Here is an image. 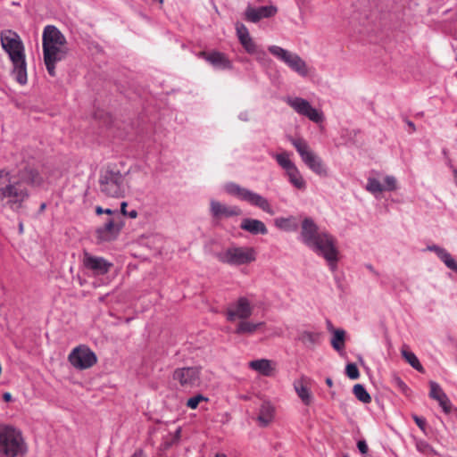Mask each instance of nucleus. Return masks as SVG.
<instances>
[{
    "instance_id": "26",
    "label": "nucleus",
    "mask_w": 457,
    "mask_h": 457,
    "mask_svg": "<svg viewBox=\"0 0 457 457\" xmlns=\"http://www.w3.org/2000/svg\"><path fill=\"white\" fill-rule=\"evenodd\" d=\"M274 225L280 230L294 232L298 229L299 224L296 217L290 215L288 217H278L274 220Z\"/></svg>"
},
{
    "instance_id": "28",
    "label": "nucleus",
    "mask_w": 457,
    "mask_h": 457,
    "mask_svg": "<svg viewBox=\"0 0 457 457\" xmlns=\"http://www.w3.org/2000/svg\"><path fill=\"white\" fill-rule=\"evenodd\" d=\"M274 407L270 403H263L260 407L257 418L260 425L262 427L268 426L274 418Z\"/></svg>"
},
{
    "instance_id": "30",
    "label": "nucleus",
    "mask_w": 457,
    "mask_h": 457,
    "mask_svg": "<svg viewBox=\"0 0 457 457\" xmlns=\"http://www.w3.org/2000/svg\"><path fill=\"white\" fill-rule=\"evenodd\" d=\"M249 367L266 377L270 376L273 370V368L271 367V361L267 359L252 361L249 362Z\"/></svg>"
},
{
    "instance_id": "3",
    "label": "nucleus",
    "mask_w": 457,
    "mask_h": 457,
    "mask_svg": "<svg viewBox=\"0 0 457 457\" xmlns=\"http://www.w3.org/2000/svg\"><path fill=\"white\" fill-rule=\"evenodd\" d=\"M3 49L8 54L12 63V75L21 85L28 80L24 46L17 33L6 30L0 35Z\"/></svg>"
},
{
    "instance_id": "24",
    "label": "nucleus",
    "mask_w": 457,
    "mask_h": 457,
    "mask_svg": "<svg viewBox=\"0 0 457 457\" xmlns=\"http://www.w3.org/2000/svg\"><path fill=\"white\" fill-rule=\"evenodd\" d=\"M240 228L253 235H266L268 229L265 224L256 219H244L241 222Z\"/></svg>"
},
{
    "instance_id": "39",
    "label": "nucleus",
    "mask_w": 457,
    "mask_h": 457,
    "mask_svg": "<svg viewBox=\"0 0 457 457\" xmlns=\"http://www.w3.org/2000/svg\"><path fill=\"white\" fill-rule=\"evenodd\" d=\"M384 181H385V186H383V187H384L385 190L395 191L397 189V180H396L395 177L387 175L385 177Z\"/></svg>"
},
{
    "instance_id": "10",
    "label": "nucleus",
    "mask_w": 457,
    "mask_h": 457,
    "mask_svg": "<svg viewBox=\"0 0 457 457\" xmlns=\"http://www.w3.org/2000/svg\"><path fill=\"white\" fill-rule=\"evenodd\" d=\"M71 364L79 370H86L97 361L96 353L86 345L74 348L68 356Z\"/></svg>"
},
{
    "instance_id": "1",
    "label": "nucleus",
    "mask_w": 457,
    "mask_h": 457,
    "mask_svg": "<svg viewBox=\"0 0 457 457\" xmlns=\"http://www.w3.org/2000/svg\"><path fill=\"white\" fill-rule=\"evenodd\" d=\"M43 178L33 167L25 165L17 173L0 170V209L18 212L29 199V187H39Z\"/></svg>"
},
{
    "instance_id": "41",
    "label": "nucleus",
    "mask_w": 457,
    "mask_h": 457,
    "mask_svg": "<svg viewBox=\"0 0 457 457\" xmlns=\"http://www.w3.org/2000/svg\"><path fill=\"white\" fill-rule=\"evenodd\" d=\"M416 448L419 452L423 453H428V452L435 453L432 446L428 442H426L424 440H418L416 442Z\"/></svg>"
},
{
    "instance_id": "18",
    "label": "nucleus",
    "mask_w": 457,
    "mask_h": 457,
    "mask_svg": "<svg viewBox=\"0 0 457 457\" xmlns=\"http://www.w3.org/2000/svg\"><path fill=\"white\" fill-rule=\"evenodd\" d=\"M278 12V9L274 5L262 6L259 8H253L248 6L245 10V19L251 22L256 23L262 18H270L274 16Z\"/></svg>"
},
{
    "instance_id": "34",
    "label": "nucleus",
    "mask_w": 457,
    "mask_h": 457,
    "mask_svg": "<svg viewBox=\"0 0 457 457\" xmlns=\"http://www.w3.org/2000/svg\"><path fill=\"white\" fill-rule=\"evenodd\" d=\"M274 158L278 164L285 170L286 172L295 166V164L290 160V154L287 152L276 154Z\"/></svg>"
},
{
    "instance_id": "49",
    "label": "nucleus",
    "mask_w": 457,
    "mask_h": 457,
    "mask_svg": "<svg viewBox=\"0 0 457 457\" xmlns=\"http://www.w3.org/2000/svg\"><path fill=\"white\" fill-rule=\"evenodd\" d=\"M406 123H407L408 127H409V128H410V129H411V130H410V132H411H411H413V131H415L416 128H415V125H414V123H413L412 121H411V120H407V121H406Z\"/></svg>"
},
{
    "instance_id": "31",
    "label": "nucleus",
    "mask_w": 457,
    "mask_h": 457,
    "mask_svg": "<svg viewBox=\"0 0 457 457\" xmlns=\"http://www.w3.org/2000/svg\"><path fill=\"white\" fill-rule=\"evenodd\" d=\"M289 182L297 189L303 190L306 187V182L303 179L300 170L296 166L286 172Z\"/></svg>"
},
{
    "instance_id": "22",
    "label": "nucleus",
    "mask_w": 457,
    "mask_h": 457,
    "mask_svg": "<svg viewBox=\"0 0 457 457\" xmlns=\"http://www.w3.org/2000/svg\"><path fill=\"white\" fill-rule=\"evenodd\" d=\"M427 250L435 253L448 269L457 272V262L446 249L437 245H429Z\"/></svg>"
},
{
    "instance_id": "55",
    "label": "nucleus",
    "mask_w": 457,
    "mask_h": 457,
    "mask_svg": "<svg viewBox=\"0 0 457 457\" xmlns=\"http://www.w3.org/2000/svg\"><path fill=\"white\" fill-rule=\"evenodd\" d=\"M397 383L400 386L406 387V385L400 378H397Z\"/></svg>"
},
{
    "instance_id": "57",
    "label": "nucleus",
    "mask_w": 457,
    "mask_h": 457,
    "mask_svg": "<svg viewBox=\"0 0 457 457\" xmlns=\"http://www.w3.org/2000/svg\"><path fill=\"white\" fill-rule=\"evenodd\" d=\"M46 208V204H42L40 206V210L43 211Z\"/></svg>"
},
{
    "instance_id": "9",
    "label": "nucleus",
    "mask_w": 457,
    "mask_h": 457,
    "mask_svg": "<svg viewBox=\"0 0 457 457\" xmlns=\"http://www.w3.org/2000/svg\"><path fill=\"white\" fill-rule=\"evenodd\" d=\"M217 259L231 266L248 264L256 259L252 247H230L216 254Z\"/></svg>"
},
{
    "instance_id": "21",
    "label": "nucleus",
    "mask_w": 457,
    "mask_h": 457,
    "mask_svg": "<svg viewBox=\"0 0 457 457\" xmlns=\"http://www.w3.org/2000/svg\"><path fill=\"white\" fill-rule=\"evenodd\" d=\"M429 397L438 402L445 412L448 413L451 411V403L448 396L443 391L438 383L435 381L429 382Z\"/></svg>"
},
{
    "instance_id": "43",
    "label": "nucleus",
    "mask_w": 457,
    "mask_h": 457,
    "mask_svg": "<svg viewBox=\"0 0 457 457\" xmlns=\"http://www.w3.org/2000/svg\"><path fill=\"white\" fill-rule=\"evenodd\" d=\"M357 447H358L359 451L361 453H363V454L367 453V452H368V445H367V443L364 440L358 441Z\"/></svg>"
},
{
    "instance_id": "29",
    "label": "nucleus",
    "mask_w": 457,
    "mask_h": 457,
    "mask_svg": "<svg viewBox=\"0 0 457 457\" xmlns=\"http://www.w3.org/2000/svg\"><path fill=\"white\" fill-rule=\"evenodd\" d=\"M236 31L238 40L245 50L255 43L251 37L248 29L243 23L237 22L236 24Z\"/></svg>"
},
{
    "instance_id": "50",
    "label": "nucleus",
    "mask_w": 457,
    "mask_h": 457,
    "mask_svg": "<svg viewBox=\"0 0 457 457\" xmlns=\"http://www.w3.org/2000/svg\"><path fill=\"white\" fill-rule=\"evenodd\" d=\"M133 457H144L142 450H137L134 453Z\"/></svg>"
},
{
    "instance_id": "33",
    "label": "nucleus",
    "mask_w": 457,
    "mask_h": 457,
    "mask_svg": "<svg viewBox=\"0 0 457 457\" xmlns=\"http://www.w3.org/2000/svg\"><path fill=\"white\" fill-rule=\"evenodd\" d=\"M401 353L403 358L416 370L419 372H424V368L420 364L419 359L417 356L411 351L407 350V348L404 346L401 350Z\"/></svg>"
},
{
    "instance_id": "12",
    "label": "nucleus",
    "mask_w": 457,
    "mask_h": 457,
    "mask_svg": "<svg viewBox=\"0 0 457 457\" xmlns=\"http://www.w3.org/2000/svg\"><path fill=\"white\" fill-rule=\"evenodd\" d=\"M253 312V305L251 302L246 297L241 296L227 309L226 316L228 321H234L236 319L242 320L249 319Z\"/></svg>"
},
{
    "instance_id": "20",
    "label": "nucleus",
    "mask_w": 457,
    "mask_h": 457,
    "mask_svg": "<svg viewBox=\"0 0 457 457\" xmlns=\"http://www.w3.org/2000/svg\"><path fill=\"white\" fill-rule=\"evenodd\" d=\"M200 54L210 62L214 68L220 70H230L232 69V63L228 57L217 51L211 53L201 52Z\"/></svg>"
},
{
    "instance_id": "53",
    "label": "nucleus",
    "mask_w": 457,
    "mask_h": 457,
    "mask_svg": "<svg viewBox=\"0 0 457 457\" xmlns=\"http://www.w3.org/2000/svg\"><path fill=\"white\" fill-rule=\"evenodd\" d=\"M114 212H115L112 211V209H104V213H106V214H109V215L113 214Z\"/></svg>"
},
{
    "instance_id": "17",
    "label": "nucleus",
    "mask_w": 457,
    "mask_h": 457,
    "mask_svg": "<svg viewBox=\"0 0 457 457\" xmlns=\"http://www.w3.org/2000/svg\"><path fill=\"white\" fill-rule=\"evenodd\" d=\"M211 214L216 220H222L241 214V209L237 206H230L216 200H212L210 203Z\"/></svg>"
},
{
    "instance_id": "38",
    "label": "nucleus",
    "mask_w": 457,
    "mask_h": 457,
    "mask_svg": "<svg viewBox=\"0 0 457 457\" xmlns=\"http://www.w3.org/2000/svg\"><path fill=\"white\" fill-rule=\"evenodd\" d=\"M345 373L351 379H357L360 377V372L355 363H348L345 367Z\"/></svg>"
},
{
    "instance_id": "52",
    "label": "nucleus",
    "mask_w": 457,
    "mask_h": 457,
    "mask_svg": "<svg viewBox=\"0 0 457 457\" xmlns=\"http://www.w3.org/2000/svg\"><path fill=\"white\" fill-rule=\"evenodd\" d=\"M326 384L331 387L333 386V380L330 378H326Z\"/></svg>"
},
{
    "instance_id": "11",
    "label": "nucleus",
    "mask_w": 457,
    "mask_h": 457,
    "mask_svg": "<svg viewBox=\"0 0 457 457\" xmlns=\"http://www.w3.org/2000/svg\"><path fill=\"white\" fill-rule=\"evenodd\" d=\"M285 102L298 114L307 117L310 120L320 123L323 121V114L321 112L313 108L311 104L302 97L286 98Z\"/></svg>"
},
{
    "instance_id": "47",
    "label": "nucleus",
    "mask_w": 457,
    "mask_h": 457,
    "mask_svg": "<svg viewBox=\"0 0 457 457\" xmlns=\"http://www.w3.org/2000/svg\"><path fill=\"white\" fill-rule=\"evenodd\" d=\"M128 204L126 202H122L121 204H120V212L123 215H127V208Z\"/></svg>"
},
{
    "instance_id": "19",
    "label": "nucleus",
    "mask_w": 457,
    "mask_h": 457,
    "mask_svg": "<svg viewBox=\"0 0 457 457\" xmlns=\"http://www.w3.org/2000/svg\"><path fill=\"white\" fill-rule=\"evenodd\" d=\"M120 229V226L115 222L114 219L109 218L103 226L97 228V238L100 241H111L117 237Z\"/></svg>"
},
{
    "instance_id": "51",
    "label": "nucleus",
    "mask_w": 457,
    "mask_h": 457,
    "mask_svg": "<svg viewBox=\"0 0 457 457\" xmlns=\"http://www.w3.org/2000/svg\"><path fill=\"white\" fill-rule=\"evenodd\" d=\"M104 209H103L101 206H96V212L97 214H102V213H104Z\"/></svg>"
},
{
    "instance_id": "16",
    "label": "nucleus",
    "mask_w": 457,
    "mask_h": 457,
    "mask_svg": "<svg viewBox=\"0 0 457 457\" xmlns=\"http://www.w3.org/2000/svg\"><path fill=\"white\" fill-rule=\"evenodd\" d=\"M66 38L64 35L54 25H47L44 28L42 35V47L46 46H64Z\"/></svg>"
},
{
    "instance_id": "32",
    "label": "nucleus",
    "mask_w": 457,
    "mask_h": 457,
    "mask_svg": "<svg viewBox=\"0 0 457 457\" xmlns=\"http://www.w3.org/2000/svg\"><path fill=\"white\" fill-rule=\"evenodd\" d=\"M345 331L342 328L333 330V336L330 343L332 347L338 353L345 349Z\"/></svg>"
},
{
    "instance_id": "54",
    "label": "nucleus",
    "mask_w": 457,
    "mask_h": 457,
    "mask_svg": "<svg viewBox=\"0 0 457 457\" xmlns=\"http://www.w3.org/2000/svg\"><path fill=\"white\" fill-rule=\"evenodd\" d=\"M327 324H328V330L333 332L334 328H333L332 323L329 320H328Z\"/></svg>"
},
{
    "instance_id": "2",
    "label": "nucleus",
    "mask_w": 457,
    "mask_h": 457,
    "mask_svg": "<svg viewBox=\"0 0 457 457\" xmlns=\"http://www.w3.org/2000/svg\"><path fill=\"white\" fill-rule=\"evenodd\" d=\"M300 240L318 255L322 256L332 272L337 270L339 254L337 239L327 230H320L312 218L305 217L303 220Z\"/></svg>"
},
{
    "instance_id": "8",
    "label": "nucleus",
    "mask_w": 457,
    "mask_h": 457,
    "mask_svg": "<svg viewBox=\"0 0 457 457\" xmlns=\"http://www.w3.org/2000/svg\"><path fill=\"white\" fill-rule=\"evenodd\" d=\"M268 51L279 61L287 65L293 71L301 77H306L309 74L308 66L303 59L295 53L290 52L278 46H270Z\"/></svg>"
},
{
    "instance_id": "44",
    "label": "nucleus",
    "mask_w": 457,
    "mask_h": 457,
    "mask_svg": "<svg viewBox=\"0 0 457 457\" xmlns=\"http://www.w3.org/2000/svg\"><path fill=\"white\" fill-rule=\"evenodd\" d=\"M238 119L243 120V121H247L249 120V115H248V112H241L239 114H238Z\"/></svg>"
},
{
    "instance_id": "23",
    "label": "nucleus",
    "mask_w": 457,
    "mask_h": 457,
    "mask_svg": "<svg viewBox=\"0 0 457 457\" xmlns=\"http://www.w3.org/2000/svg\"><path fill=\"white\" fill-rule=\"evenodd\" d=\"M308 381L309 378L303 376L294 382L295 391L305 405H310L313 399L310 389L307 387Z\"/></svg>"
},
{
    "instance_id": "4",
    "label": "nucleus",
    "mask_w": 457,
    "mask_h": 457,
    "mask_svg": "<svg viewBox=\"0 0 457 457\" xmlns=\"http://www.w3.org/2000/svg\"><path fill=\"white\" fill-rule=\"evenodd\" d=\"M98 183L101 193L109 197H123L127 191L125 175L115 164H108L102 168Z\"/></svg>"
},
{
    "instance_id": "6",
    "label": "nucleus",
    "mask_w": 457,
    "mask_h": 457,
    "mask_svg": "<svg viewBox=\"0 0 457 457\" xmlns=\"http://www.w3.org/2000/svg\"><path fill=\"white\" fill-rule=\"evenodd\" d=\"M225 190L228 194L237 197L240 201L246 202L252 206L258 207L270 215H273L275 213L269 200L258 193L248 188L242 187L234 182L227 183L225 185Z\"/></svg>"
},
{
    "instance_id": "42",
    "label": "nucleus",
    "mask_w": 457,
    "mask_h": 457,
    "mask_svg": "<svg viewBox=\"0 0 457 457\" xmlns=\"http://www.w3.org/2000/svg\"><path fill=\"white\" fill-rule=\"evenodd\" d=\"M412 419L415 421L416 425L426 434V420L423 417H420L417 415H412Z\"/></svg>"
},
{
    "instance_id": "40",
    "label": "nucleus",
    "mask_w": 457,
    "mask_h": 457,
    "mask_svg": "<svg viewBox=\"0 0 457 457\" xmlns=\"http://www.w3.org/2000/svg\"><path fill=\"white\" fill-rule=\"evenodd\" d=\"M207 398H205L203 395H196L191 398H189L187 402V406L190 409H196L199 403L202 401H206Z\"/></svg>"
},
{
    "instance_id": "36",
    "label": "nucleus",
    "mask_w": 457,
    "mask_h": 457,
    "mask_svg": "<svg viewBox=\"0 0 457 457\" xmlns=\"http://www.w3.org/2000/svg\"><path fill=\"white\" fill-rule=\"evenodd\" d=\"M353 393L355 397L363 403H370L371 402V397L366 388L361 385L356 384L353 386Z\"/></svg>"
},
{
    "instance_id": "58",
    "label": "nucleus",
    "mask_w": 457,
    "mask_h": 457,
    "mask_svg": "<svg viewBox=\"0 0 457 457\" xmlns=\"http://www.w3.org/2000/svg\"><path fill=\"white\" fill-rule=\"evenodd\" d=\"M215 457H227L225 454H217Z\"/></svg>"
},
{
    "instance_id": "48",
    "label": "nucleus",
    "mask_w": 457,
    "mask_h": 457,
    "mask_svg": "<svg viewBox=\"0 0 457 457\" xmlns=\"http://www.w3.org/2000/svg\"><path fill=\"white\" fill-rule=\"evenodd\" d=\"M127 215L129 217V218H132V219H135L137 217V212L136 210H131L129 212H127Z\"/></svg>"
},
{
    "instance_id": "13",
    "label": "nucleus",
    "mask_w": 457,
    "mask_h": 457,
    "mask_svg": "<svg viewBox=\"0 0 457 457\" xmlns=\"http://www.w3.org/2000/svg\"><path fill=\"white\" fill-rule=\"evenodd\" d=\"M173 379L181 386L193 387L199 385L200 370L198 367L178 368L173 372Z\"/></svg>"
},
{
    "instance_id": "59",
    "label": "nucleus",
    "mask_w": 457,
    "mask_h": 457,
    "mask_svg": "<svg viewBox=\"0 0 457 457\" xmlns=\"http://www.w3.org/2000/svg\"><path fill=\"white\" fill-rule=\"evenodd\" d=\"M20 230L21 231L22 230V225L21 224L20 225Z\"/></svg>"
},
{
    "instance_id": "25",
    "label": "nucleus",
    "mask_w": 457,
    "mask_h": 457,
    "mask_svg": "<svg viewBox=\"0 0 457 457\" xmlns=\"http://www.w3.org/2000/svg\"><path fill=\"white\" fill-rule=\"evenodd\" d=\"M245 52L251 55H253L256 62L264 68L270 67L272 62V60L269 57L266 51L256 43L247 48Z\"/></svg>"
},
{
    "instance_id": "14",
    "label": "nucleus",
    "mask_w": 457,
    "mask_h": 457,
    "mask_svg": "<svg viewBox=\"0 0 457 457\" xmlns=\"http://www.w3.org/2000/svg\"><path fill=\"white\" fill-rule=\"evenodd\" d=\"M63 47L64 46L43 47L44 62L51 77L55 76V64L64 59L66 55V51Z\"/></svg>"
},
{
    "instance_id": "15",
    "label": "nucleus",
    "mask_w": 457,
    "mask_h": 457,
    "mask_svg": "<svg viewBox=\"0 0 457 457\" xmlns=\"http://www.w3.org/2000/svg\"><path fill=\"white\" fill-rule=\"evenodd\" d=\"M83 265L87 270L92 271L94 275L100 276L108 273L112 263L109 262L103 257L84 253Z\"/></svg>"
},
{
    "instance_id": "46",
    "label": "nucleus",
    "mask_w": 457,
    "mask_h": 457,
    "mask_svg": "<svg viewBox=\"0 0 457 457\" xmlns=\"http://www.w3.org/2000/svg\"><path fill=\"white\" fill-rule=\"evenodd\" d=\"M365 267L372 272L374 275L378 276V272L374 269V267L371 264H366Z\"/></svg>"
},
{
    "instance_id": "37",
    "label": "nucleus",
    "mask_w": 457,
    "mask_h": 457,
    "mask_svg": "<svg viewBox=\"0 0 457 457\" xmlns=\"http://www.w3.org/2000/svg\"><path fill=\"white\" fill-rule=\"evenodd\" d=\"M365 188L373 195L380 194L385 191L383 185L375 178L368 179Z\"/></svg>"
},
{
    "instance_id": "56",
    "label": "nucleus",
    "mask_w": 457,
    "mask_h": 457,
    "mask_svg": "<svg viewBox=\"0 0 457 457\" xmlns=\"http://www.w3.org/2000/svg\"><path fill=\"white\" fill-rule=\"evenodd\" d=\"M453 176H454L455 184L457 186V170L456 169L453 170Z\"/></svg>"
},
{
    "instance_id": "5",
    "label": "nucleus",
    "mask_w": 457,
    "mask_h": 457,
    "mask_svg": "<svg viewBox=\"0 0 457 457\" xmlns=\"http://www.w3.org/2000/svg\"><path fill=\"white\" fill-rule=\"evenodd\" d=\"M25 452L26 445L20 430L12 426L0 429V457H17Z\"/></svg>"
},
{
    "instance_id": "35",
    "label": "nucleus",
    "mask_w": 457,
    "mask_h": 457,
    "mask_svg": "<svg viewBox=\"0 0 457 457\" xmlns=\"http://www.w3.org/2000/svg\"><path fill=\"white\" fill-rule=\"evenodd\" d=\"M320 333L317 332H311V331H303L299 339L308 347H312L316 344L319 343L320 340Z\"/></svg>"
},
{
    "instance_id": "27",
    "label": "nucleus",
    "mask_w": 457,
    "mask_h": 457,
    "mask_svg": "<svg viewBox=\"0 0 457 457\" xmlns=\"http://www.w3.org/2000/svg\"><path fill=\"white\" fill-rule=\"evenodd\" d=\"M265 325V322L260 321V322H253L247 320H242L238 322L235 333L237 335H253L255 331H257L259 328L263 327Z\"/></svg>"
},
{
    "instance_id": "45",
    "label": "nucleus",
    "mask_w": 457,
    "mask_h": 457,
    "mask_svg": "<svg viewBox=\"0 0 457 457\" xmlns=\"http://www.w3.org/2000/svg\"><path fill=\"white\" fill-rule=\"evenodd\" d=\"M3 399H4V402H10V401H12V395L10 393L5 392L3 395Z\"/></svg>"
},
{
    "instance_id": "7",
    "label": "nucleus",
    "mask_w": 457,
    "mask_h": 457,
    "mask_svg": "<svg viewBox=\"0 0 457 457\" xmlns=\"http://www.w3.org/2000/svg\"><path fill=\"white\" fill-rule=\"evenodd\" d=\"M291 144L295 146L304 164L319 176L328 175L327 168L320 157H319L309 146L303 138H290Z\"/></svg>"
}]
</instances>
